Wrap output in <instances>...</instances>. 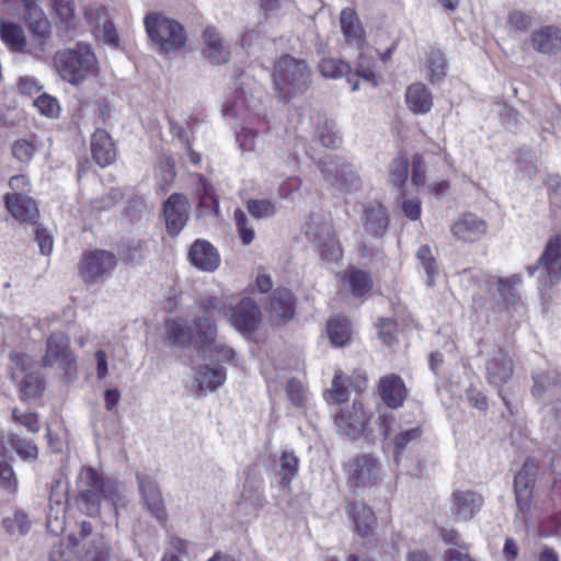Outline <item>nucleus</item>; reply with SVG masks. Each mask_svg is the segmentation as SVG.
I'll list each match as a JSON object with an SVG mask.
<instances>
[{
	"mask_svg": "<svg viewBox=\"0 0 561 561\" xmlns=\"http://www.w3.org/2000/svg\"><path fill=\"white\" fill-rule=\"evenodd\" d=\"M447 62L443 53L438 49H431L425 54L423 69L425 78L431 83L439 82L446 75Z\"/></svg>",
	"mask_w": 561,
	"mask_h": 561,
	"instance_id": "35",
	"label": "nucleus"
},
{
	"mask_svg": "<svg viewBox=\"0 0 561 561\" xmlns=\"http://www.w3.org/2000/svg\"><path fill=\"white\" fill-rule=\"evenodd\" d=\"M19 481L10 463L0 459V488L10 494L18 491Z\"/></svg>",
	"mask_w": 561,
	"mask_h": 561,
	"instance_id": "51",
	"label": "nucleus"
},
{
	"mask_svg": "<svg viewBox=\"0 0 561 561\" xmlns=\"http://www.w3.org/2000/svg\"><path fill=\"white\" fill-rule=\"evenodd\" d=\"M12 448L16 454L25 460H35L38 456V449L36 445L26 439L20 438L16 435L10 436Z\"/></svg>",
	"mask_w": 561,
	"mask_h": 561,
	"instance_id": "53",
	"label": "nucleus"
},
{
	"mask_svg": "<svg viewBox=\"0 0 561 561\" xmlns=\"http://www.w3.org/2000/svg\"><path fill=\"white\" fill-rule=\"evenodd\" d=\"M328 336L335 347L346 345L352 335L351 323L346 318H332L327 325Z\"/></svg>",
	"mask_w": 561,
	"mask_h": 561,
	"instance_id": "37",
	"label": "nucleus"
},
{
	"mask_svg": "<svg viewBox=\"0 0 561 561\" xmlns=\"http://www.w3.org/2000/svg\"><path fill=\"white\" fill-rule=\"evenodd\" d=\"M306 233L324 261L337 262L342 257V249L330 221L316 222Z\"/></svg>",
	"mask_w": 561,
	"mask_h": 561,
	"instance_id": "13",
	"label": "nucleus"
},
{
	"mask_svg": "<svg viewBox=\"0 0 561 561\" xmlns=\"http://www.w3.org/2000/svg\"><path fill=\"white\" fill-rule=\"evenodd\" d=\"M273 79L279 95L289 100L309 88L311 72L304 60L285 55L275 64Z\"/></svg>",
	"mask_w": 561,
	"mask_h": 561,
	"instance_id": "3",
	"label": "nucleus"
},
{
	"mask_svg": "<svg viewBox=\"0 0 561 561\" xmlns=\"http://www.w3.org/2000/svg\"><path fill=\"white\" fill-rule=\"evenodd\" d=\"M92 156L101 167L111 164L116 157L114 144L104 129H98L91 138Z\"/></svg>",
	"mask_w": 561,
	"mask_h": 561,
	"instance_id": "30",
	"label": "nucleus"
},
{
	"mask_svg": "<svg viewBox=\"0 0 561 561\" xmlns=\"http://www.w3.org/2000/svg\"><path fill=\"white\" fill-rule=\"evenodd\" d=\"M348 280L352 293L355 296H363L367 294L373 286L369 275L363 271H348Z\"/></svg>",
	"mask_w": 561,
	"mask_h": 561,
	"instance_id": "49",
	"label": "nucleus"
},
{
	"mask_svg": "<svg viewBox=\"0 0 561 561\" xmlns=\"http://www.w3.org/2000/svg\"><path fill=\"white\" fill-rule=\"evenodd\" d=\"M416 259L419 260L421 266L426 273V285L432 287L435 285V278L438 276V266L435 257L432 254V251L428 245H422L419 248L416 252Z\"/></svg>",
	"mask_w": 561,
	"mask_h": 561,
	"instance_id": "41",
	"label": "nucleus"
},
{
	"mask_svg": "<svg viewBox=\"0 0 561 561\" xmlns=\"http://www.w3.org/2000/svg\"><path fill=\"white\" fill-rule=\"evenodd\" d=\"M286 394L288 400L291 402L293 405L296 408H302L307 403L309 399V392L308 389L305 387V385L296 379L291 378L288 380L286 386Z\"/></svg>",
	"mask_w": 561,
	"mask_h": 561,
	"instance_id": "45",
	"label": "nucleus"
},
{
	"mask_svg": "<svg viewBox=\"0 0 561 561\" xmlns=\"http://www.w3.org/2000/svg\"><path fill=\"white\" fill-rule=\"evenodd\" d=\"M378 393L382 402L391 409L402 407L408 398V389L404 381L396 374L380 378L378 382Z\"/></svg>",
	"mask_w": 561,
	"mask_h": 561,
	"instance_id": "22",
	"label": "nucleus"
},
{
	"mask_svg": "<svg viewBox=\"0 0 561 561\" xmlns=\"http://www.w3.org/2000/svg\"><path fill=\"white\" fill-rule=\"evenodd\" d=\"M318 69L320 73L328 79H339L343 76H346V80L352 83V91H357L359 89V83L357 80L353 81V76H351V67L348 64L341 59L336 58H323L319 65Z\"/></svg>",
	"mask_w": 561,
	"mask_h": 561,
	"instance_id": "34",
	"label": "nucleus"
},
{
	"mask_svg": "<svg viewBox=\"0 0 561 561\" xmlns=\"http://www.w3.org/2000/svg\"><path fill=\"white\" fill-rule=\"evenodd\" d=\"M10 370L13 380L20 379V391L23 398L34 399L43 393L45 381L31 356L11 353Z\"/></svg>",
	"mask_w": 561,
	"mask_h": 561,
	"instance_id": "7",
	"label": "nucleus"
},
{
	"mask_svg": "<svg viewBox=\"0 0 561 561\" xmlns=\"http://www.w3.org/2000/svg\"><path fill=\"white\" fill-rule=\"evenodd\" d=\"M421 434L422 431L419 426L409 430H401L393 438V445L397 454H400L410 442L417 439Z\"/></svg>",
	"mask_w": 561,
	"mask_h": 561,
	"instance_id": "59",
	"label": "nucleus"
},
{
	"mask_svg": "<svg viewBox=\"0 0 561 561\" xmlns=\"http://www.w3.org/2000/svg\"><path fill=\"white\" fill-rule=\"evenodd\" d=\"M261 321V310L251 298H243L229 314V322L242 334L255 331Z\"/></svg>",
	"mask_w": 561,
	"mask_h": 561,
	"instance_id": "17",
	"label": "nucleus"
},
{
	"mask_svg": "<svg viewBox=\"0 0 561 561\" xmlns=\"http://www.w3.org/2000/svg\"><path fill=\"white\" fill-rule=\"evenodd\" d=\"M84 14L88 22L99 27L104 20H107L106 10L104 7L99 4H90L84 9Z\"/></svg>",
	"mask_w": 561,
	"mask_h": 561,
	"instance_id": "62",
	"label": "nucleus"
},
{
	"mask_svg": "<svg viewBox=\"0 0 561 561\" xmlns=\"http://www.w3.org/2000/svg\"><path fill=\"white\" fill-rule=\"evenodd\" d=\"M299 460L293 453H283L280 457V484L287 486L298 472Z\"/></svg>",
	"mask_w": 561,
	"mask_h": 561,
	"instance_id": "46",
	"label": "nucleus"
},
{
	"mask_svg": "<svg viewBox=\"0 0 561 561\" xmlns=\"http://www.w3.org/2000/svg\"><path fill=\"white\" fill-rule=\"evenodd\" d=\"M0 37L11 51L21 54L25 34L20 25L1 21Z\"/></svg>",
	"mask_w": 561,
	"mask_h": 561,
	"instance_id": "38",
	"label": "nucleus"
},
{
	"mask_svg": "<svg viewBox=\"0 0 561 561\" xmlns=\"http://www.w3.org/2000/svg\"><path fill=\"white\" fill-rule=\"evenodd\" d=\"M194 331L195 334L192 333L183 319H170L165 322V335L171 344L186 345L193 343L199 347L196 320L194 321Z\"/></svg>",
	"mask_w": 561,
	"mask_h": 561,
	"instance_id": "32",
	"label": "nucleus"
},
{
	"mask_svg": "<svg viewBox=\"0 0 561 561\" xmlns=\"http://www.w3.org/2000/svg\"><path fill=\"white\" fill-rule=\"evenodd\" d=\"M53 62L58 76L72 85L80 84L98 72L96 57L91 47L83 43H78L73 48L58 50Z\"/></svg>",
	"mask_w": 561,
	"mask_h": 561,
	"instance_id": "2",
	"label": "nucleus"
},
{
	"mask_svg": "<svg viewBox=\"0 0 561 561\" xmlns=\"http://www.w3.org/2000/svg\"><path fill=\"white\" fill-rule=\"evenodd\" d=\"M167 229L170 234H179L187 222L190 204L182 194H172L163 206Z\"/></svg>",
	"mask_w": 561,
	"mask_h": 561,
	"instance_id": "18",
	"label": "nucleus"
},
{
	"mask_svg": "<svg viewBox=\"0 0 561 561\" xmlns=\"http://www.w3.org/2000/svg\"><path fill=\"white\" fill-rule=\"evenodd\" d=\"M196 329L199 348L204 354L217 362H228L233 357L232 348L217 342L216 325L207 317L196 318Z\"/></svg>",
	"mask_w": 561,
	"mask_h": 561,
	"instance_id": "10",
	"label": "nucleus"
},
{
	"mask_svg": "<svg viewBox=\"0 0 561 561\" xmlns=\"http://www.w3.org/2000/svg\"><path fill=\"white\" fill-rule=\"evenodd\" d=\"M34 105L42 114L48 117H57L60 112L58 101L54 96L46 93H43L36 98L34 100Z\"/></svg>",
	"mask_w": 561,
	"mask_h": 561,
	"instance_id": "55",
	"label": "nucleus"
},
{
	"mask_svg": "<svg viewBox=\"0 0 561 561\" xmlns=\"http://www.w3.org/2000/svg\"><path fill=\"white\" fill-rule=\"evenodd\" d=\"M260 93L259 89H240L236 92L233 101L224 108V114L231 117H250L260 106Z\"/></svg>",
	"mask_w": 561,
	"mask_h": 561,
	"instance_id": "25",
	"label": "nucleus"
},
{
	"mask_svg": "<svg viewBox=\"0 0 561 561\" xmlns=\"http://www.w3.org/2000/svg\"><path fill=\"white\" fill-rule=\"evenodd\" d=\"M226 379V373L218 366H199L196 370L194 382L201 391H214Z\"/></svg>",
	"mask_w": 561,
	"mask_h": 561,
	"instance_id": "33",
	"label": "nucleus"
},
{
	"mask_svg": "<svg viewBox=\"0 0 561 561\" xmlns=\"http://www.w3.org/2000/svg\"><path fill=\"white\" fill-rule=\"evenodd\" d=\"M26 10V21L30 34L25 35L23 50L21 54H28L35 59L44 60L47 54L50 39V24L38 7L42 0H22Z\"/></svg>",
	"mask_w": 561,
	"mask_h": 561,
	"instance_id": "4",
	"label": "nucleus"
},
{
	"mask_svg": "<svg viewBox=\"0 0 561 561\" xmlns=\"http://www.w3.org/2000/svg\"><path fill=\"white\" fill-rule=\"evenodd\" d=\"M529 42L541 55H557L561 51V27L553 24L537 27L530 33Z\"/></svg>",
	"mask_w": 561,
	"mask_h": 561,
	"instance_id": "19",
	"label": "nucleus"
},
{
	"mask_svg": "<svg viewBox=\"0 0 561 561\" xmlns=\"http://www.w3.org/2000/svg\"><path fill=\"white\" fill-rule=\"evenodd\" d=\"M49 552L50 561H110L111 546L93 528H60Z\"/></svg>",
	"mask_w": 561,
	"mask_h": 561,
	"instance_id": "1",
	"label": "nucleus"
},
{
	"mask_svg": "<svg viewBox=\"0 0 561 561\" xmlns=\"http://www.w3.org/2000/svg\"><path fill=\"white\" fill-rule=\"evenodd\" d=\"M237 142L243 151H255L259 142V133L252 127H243L237 135Z\"/></svg>",
	"mask_w": 561,
	"mask_h": 561,
	"instance_id": "58",
	"label": "nucleus"
},
{
	"mask_svg": "<svg viewBox=\"0 0 561 561\" xmlns=\"http://www.w3.org/2000/svg\"><path fill=\"white\" fill-rule=\"evenodd\" d=\"M362 225L371 237H381L389 227V214L379 202H370L363 207Z\"/></svg>",
	"mask_w": 561,
	"mask_h": 561,
	"instance_id": "21",
	"label": "nucleus"
},
{
	"mask_svg": "<svg viewBox=\"0 0 561 561\" xmlns=\"http://www.w3.org/2000/svg\"><path fill=\"white\" fill-rule=\"evenodd\" d=\"M228 305V297H209L203 304V310L207 314L221 313Z\"/></svg>",
	"mask_w": 561,
	"mask_h": 561,
	"instance_id": "64",
	"label": "nucleus"
},
{
	"mask_svg": "<svg viewBox=\"0 0 561 561\" xmlns=\"http://www.w3.org/2000/svg\"><path fill=\"white\" fill-rule=\"evenodd\" d=\"M13 420L30 432L36 433L39 430L38 417L35 413H19L16 409L13 410Z\"/></svg>",
	"mask_w": 561,
	"mask_h": 561,
	"instance_id": "63",
	"label": "nucleus"
},
{
	"mask_svg": "<svg viewBox=\"0 0 561 561\" xmlns=\"http://www.w3.org/2000/svg\"><path fill=\"white\" fill-rule=\"evenodd\" d=\"M405 103L413 114L424 115L433 107V94L423 82H414L407 88Z\"/></svg>",
	"mask_w": 561,
	"mask_h": 561,
	"instance_id": "29",
	"label": "nucleus"
},
{
	"mask_svg": "<svg viewBox=\"0 0 561 561\" xmlns=\"http://www.w3.org/2000/svg\"><path fill=\"white\" fill-rule=\"evenodd\" d=\"M191 263L203 272H214L220 265V255L217 249L206 240H196L190 249Z\"/></svg>",
	"mask_w": 561,
	"mask_h": 561,
	"instance_id": "23",
	"label": "nucleus"
},
{
	"mask_svg": "<svg viewBox=\"0 0 561 561\" xmlns=\"http://www.w3.org/2000/svg\"><path fill=\"white\" fill-rule=\"evenodd\" d=\"M139 490L144 502L157 520L162 523L165 519L163 499L157 481L149 476H137Z\"/></svg>",
	"mask_w": 561,
	"mask_h": 561,
	"instance_id": "24",
	"label": "nucleus"
},
{
	"mask_svg": "<svg viewBox=\"0 0 561 561\" xmlns=\"http://www.w3.org/2000/svg\"><path fill=\"white\" fill-rule=\"evenodd\" d=\"M533 396L549 403L561 402V381L547 374L534 377Z\"/></svg>",
	"mask_w": 561,
	"mask_h": 561,
	"instance_id": "31",
	"label": "nucleus"
},
{
	"mask_svg": "<svg viewBox=\"0 0 561 561\" xmlns=\"http://www.w3.org/2000/svg\"><path fill=\"white\" fill-rule=\"evenodd\" d=\"M268 312L277 321L289 319L294 313L291 293L286 288L277 289L268 306Z\"/></svg>",
	"mask_w": 561,
	"mask_h": 561,
	"instance_id": "36",
	"label": "nucleus"
},
{
	"mask_svg": "<svg viewBox=\"0 0 561 561\" xmlns=\"http://www.w3.org/2000/svg\"><path fill=\"white\" fill-rule=\"evenodd\" d=\"M484 504L481 493L470 489H456L449 499V511L455 522L470 523Z\"/></svg>",
	"mask_w": 561,
	"mask_h": 561,
	"instance_id": "9",
	"label": "nucleus"
},
{
	"mask_svg": "<svg viewBox=\"0 0 561 561\" xmlns=\"http://www.w3.org/2000/svg\"><path fill=\"white\" fill-rule=\"evenodd\" d=\"M380 479V462L370 455L357 456L347 465V483L352 488H370L376 485Z\"/></svg>",
	"mask_w": 561,
	"mask_h": 561,
	"instance_id": "8",
	"label": "nucleus"
},
{
	"mask_svg": "<svg viewBox=\"0 0 561 561\" xmlns=\"http://www.w3.org/2000/svg\"><path fill=\"white\" fill-rule=\"evenodd\" d=\"M486 222L471 213L459 216L450 226L453 236L462 242L478 241L486 233Z\"/></svg>",
	"mask_w": 561,
	"mask_h": 561,
	"instance_id": "20",
	"label": "nucleus"
},
{
	"mask_svg": "<svg viewBox=\"0 0 561 561\" xmlns=\"http://www.w3.org/2000/svg\"><path fill=\"white\" fill-rule=\"evenodd\" d=\"M35 151L36 146L31 140L19 139L12 145L13 157L22 163H28L33 159Z\"/></svg>",
	"mask_w": 561,
	"mask_h": 561,
	"instance_id": "54",
	"label": "nucleus"
},
{
	"mask_svg": "<svg viewBox=\"0 0 561 561\" xmlns=\"http://www.w3.org/2000/svg\"><path fill=\"white\" fill-rule=\"evenodd\" d=\"M520 282L522 278L518 274L511 275L510 277L506 278H497L496 287L503 300L510 302L514 298L515 287L519 285Z\"/></svg>",
	"mask_w": 561,
	"mask_h": 561,
	"instance_id": "56",
	"label": "nucleus"
},
{
	"mask_svg": "<svg viewBox=\"0 0 561 561\" xmlns=\"http://www.w3.org/2000/svg\"><path fill=\"white\" fill-rule=\"evenodd\" d=\"M241 495L244 501L254 506H262L265 502L262 478L253 472H248Z\"/></svg>",
	"mask_w": 561,
	"mask_h": 561,
	"instance_id": "39",
	"label": "nucleus"
},
{
	"mask_svg": "<svg viewBox=\"0 0 561 561\" xmlns=\"http://www.w3.org/2000/svg\"><path fill=\"white\" fill-rule=\"evenodd\" d=\"M543 271L542 283L553 285L561 278V241L559 238L550 239L538 264L529 266L528 273L533 275L535 271Z\"/></svg>",
	"mask_w": 561,
	"mask_h": 561,
	"instance_id": "14",
	"label": "nucleus"
},
{
	"mask_svg": "<svg viewBox=\"0 0 561 561\" xmlns=\"http://www.w3.org/2000/svg\"><path fill=\"white\" fill-rule=\"evenodd\" d=\"M534 16L522 10H512L507 14L506 27L511 34L526 33L534 24Z\"/></svg>",
	"mask_w": 561,
	"mask_h": 561,
	"instance_id": "42",
	"label": "nucleus"
},
{
	"mask_svg": "<svg viewBox=\"0 0 561 561\" xmlns=\"http://www.w3.org/2000/svg\"><path fill=\"white\" fill-rule=\"evenodd\" d=\"M370 419L362 402L354 401L352 407L341 410L335 415V424L339 432L347 437L357 438L362 436Z\"/></svg>",
	"mask_w": 561,
	"mask_h": 561,
	"instance_id": "15",
	"label": "nucleus"
},
{
	"mask_svg": "<svg viewBox=\"0 0 561 561\" xmlns=\"http://www.w3.org/2000/svg\"><path fill=\"white\" fill-rule=\"evenodd\" d=\"M318 165L329 184L347 192L359 188L360 180L350 164L328 157L320 160Z\"/></svg>",
	"mask_w": 561,
	"mask_h": 561,
	"instance_id": "12",
	"label": "nucleus"
},
{
	"mask_svg": "<svg viewBox=\"0 0 561 561\" xmlns=\"http://www.w3.org/2000/svg\"><path fill=\"white\" fill-rule=\"evenodd\" d=\"M233 217L236 221L238 236L241 239L242 244L249 245L250 243L253 242L255 238V231L253 226L251 225L245 213L241 209H236Z\"/></svg>",
	"mask_w": 561,
	"mask_h": 561,
	"instance_id": "47",
	"label": "nucleus"
},
{
	"mask_svg": "<svg viewBox=\"0 0 561 561\" xmlns=\"http://www.w3.org/2000/svg\"><path fill=\"white\" fill-rule=\"evenodd\" d=\"M50 5L65 27L73 28L76 26V8L73 0H50Z\"/></svg>",
	"mask_w": 561,
	"mask_h": 561,
	"instance_id": "43",
	"label": "nucleus"
},
{
	"mask_svg": "<svg viewBox=\"0 0 561 561\" xmlns=\"http://www.w3.org/2000/svg\"><path fill=\"white\" fill-rule=\"evenodd\" d=\"M99 491L79 492L80 505H82L88 515L94 516L100 512Z\"/></svg>",
	"mask_w": 561,
	"mask_h": 561,
	"instance_id": "60",
	"label": "nucleus"
},
{
	"mask_svg": "<svg viewBox=\"0 0 561 561\" xmlns=\"http://www.w3.org/2000/svg\"><path fill=\"white\" fill-rule=\"evenodd\" d=\"M247 207L249 213L257 219L272 217L276 211L275 204L268 199H249Z\"/></svg>",
	"mask_w": 561,
	"mask_h": 561,
	"instance_id": "52",
	"label": "nucleus"
},
{
	"mask_svg": "<svg viewBox=\"0 0 561 561\" xmlns=\"http://www.w3.org/2000/svg\"><path fill=\"white\" fill-rule=\"evenodd\" d=\"M43 366L54 368L66 381L77 378V358L70 346V339L64 332H53L46 341Z\"/></svg>",
	"mask_w": 561,
	"mask_h": 561,
	"instance_id": "5",
	"label": "nucleus"
},
{
	"mask_svg": "<svg viewBox=\"0 0 561 561\" xmlns=\"http://www.w3.org/2000/svg\"><path fill=\"white\" fill-rule=\"evenodd\" d=\"M513 359L499 345H491L488 350L485 363L488 381L496 387H502L513 375Z\"/></svg>",
	"mask_w": 561,
	"mask_h": 561,
	"instance_id": "16",
	"label": "nucleus"
},
{
	"mask_svg": "<svg viewBox=\"0 0 561 561\" xmlns=\"http://www.w3.org/2000/svg\"><path fill=\"white\" fill-rule=\"evenodd\" d=\"M117 264L116 256L104 250L85 252L79 265L82 279L85 283H95L112 273Z\"/></svg>",
	"mask_w": 561,
	"mask_h": 561,
	"instance_id": "11",
	"label": "nucleus"
},
{
	"mask_svg": "<svg viewBox=\"0 0 561 561\" xmlns=\"http://www.w3.org/2000/svg\"><path fill=\"white\" fill-rule=\"evenodd\" d=\"M204 194L199 198V207L204 213L213 211L216 216L219 214V203L214 196L211 187L203 184Z\"/></svg>",
	"mask_w": 561,
	"mask_h": 561,
	"instance_id": "61",
	"label": "nucleus"
},
{
	"mask_svg": "<svg viewBox=\"0 0 561 561\" xmlns=\"http://www.w3.org/2000/svg\"><path fill=\"white\" fill-rule=\"evenodd\" d=\"M341 30L345 38L350 42H356L362 38L363 28L356 12L346 8L341 11Z\"/></svg>",
	"mask_w": 561,
	"mask_h": 561,
	"instance_id": "40",
	"label": "nucleus"
},
{
	"mask_svg": "<svg viewBox=\"0 0 561 561\" xmlns=\"http://www.w3.org/2000/svg\"><path fill=\"white\" fill-rule=\"evenodd\" d=\"M535 476V466L526 462L515 477L516 503L522 513H526L530 508Z\"/></svg>",
	"mask_w": 561,
	"mask_h": 561,
	"instance_id": "26",
	"label": "nucleus"
},
{
	"mask_svg": "<svg viewBox=\"0 0 561 561\" xmlns=\"http://www.w3.org/2000/svg\"><path fill=\"white\" fill-rule=\"evenodd\" d=\"M408 174L409 160L405 156L400 154L390 164L391 182L397 186H402L408 180Z\"/></svg>",
	"mask_w": 561,
	"mask_h": 561,
	"instance_id": "50",
	"label": "nucleus"
},
{
	"mask_svg": "<svg viewBox=\"0 0 561 561\" xmlns=\"http://www.w3.org/2000/svg\"><path fill=\"white\" fill-rule=\"evenodd\" d=\"M102 477L90 467H83L78 476L79 492L99 491Z\"/></svg>",
	"mask_w": 561,
	"mask_h": 561,
	"instance_id": "48",
	"label": "nucleus"
},
{
	"mask_svg": "<svg viewBox=\"0 0 561 561\" xmlns=\"http://www.w3.org/2000/svg\"><path fill=\"white\" fill-rule=\"evenodd\" d=\"M145 25L149 38L159 51L169 54L184 47L186 35L179 22L161 14L152 13L146 16Z\"/></svg>",
	"mask_w": 561,
	"mask_h": 561,
	"instance_id": "6",
	"label": "nucleus"
},
{
	"mask_svg": "<svg viewBox=\"0 0 561 561\" xmlns=\"http://www.w3.org/2000/svg\"><path fill=\"white\" fill-rule=\"evenodd\" d=\"M203 55L215 64H225L230 58V49L219 32L209 26L204 31Z\"/></svg>",
	"mask_w": 561,
	"mask_h": 561,
	"instance_id": "27",
	"label": "nucleus"
},
{
	"mask_svg": "<svg viewBox=\"0 0 561 561\" xmlns=\"http://www.w3.org/2000/svg\"><path fill=\"white\" fill-rule=\"evenodd\" d=\"M5 205L11 215L22 222H34L38 216L35 201L21 193L7 194Z\"/></svg>",
	"mask_w": 561,
	"mask_h": 561,
	"instance_id": "28",
	"label": "nucleus"
},
{
	"mask_svg": "<svg viewBox=\"0 0 561 561\" xmlns=\"http://www.w3.org/2000/svg\"><path fill=\"white\" fill-rule=\"evenodd\" d=\"M346 378L341 373H336L329 391V401L333 403H342L347 400L348 391L345 386Z\"/></svg>",
	"mask_w": 561,
	"mask_h": 561,
	"instance_id": "57",
	"label": "nucleus"
},
{
	"mask_svg": "<svg viewBox=\"0 0 561 561\" xmlns=\"http://www.w3.org/2000/svg\"><path fill=\"white\" fill-rule=\"evenodd\" d=\"M346 512L355 526H370L376 520L371 508L362 502L348 504Z\"/></svg>",
	"mask_w": 561,
	"mask_h": 561,
	"instance_id": "44",
	"label": "nucleus"
}]
</instances>
